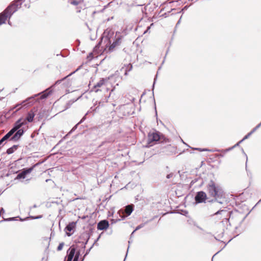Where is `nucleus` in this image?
I'll return each instance as SVG.
<instances>
[{
  "instance_id": "20",
  "label": "nucleus",
  "mask_w": 261,
  "mask_h": 261,
  "mask_svg": "<svg viewBox=\"0 0 261 261\" xmlns=\"http://www.w3.org/2000/svg\"><path fill=\"white\" fill-rule=\"evenodd\" d=\"M166 150L165 151L168 154H170V153H168V151L171 152L172 153H173L175 151V148L174 146L171 145H168L166 147Z\"/></svg>"
},
{
  "instance_id": "63",
  "label": "nucleus",
  "mask_w": 261,
  "mask_h": 261,
  "mask_svg": "<svg viewBox=\"0 0 261 261\" xmlns=\"http://www.w3.org/2000/svg\"><path fill=\"white\" fill-rule=\"evenodd\" d=\"M100 43H101V42H99L98 43V44H97V46L99 45H100Z\"/></svg>"
},
{
  "instance_id": "61",
  "label": "nucleus",
  "mask_w": 261,
  "mask_h": 261,
  "mask_svg": "<svg viewBox=\"0 0 261 261\" xmlns=\"http://www.w3.org/2000/svg\"><path fill=\"white\" fill-rule=\"evenodd\" d=\"M8 23H9V24H10V25H11V22H10V21H8Z\"/></svg>"
},
{
  "instance_id": "42",
  "label": "nucleus",
  "mask_w": 261,
  "mask_h": 261,
  "mask_svg": "<svg viewBox=\"0 0 261 261\" xmlns=\"http://www.w3.org/2000/svg\"><path fill=\"white\" fill-rule=\"evenodd\" d=\"M42 217V215H39V216H34V219H40V218H41Z\"/></svg>"
},
{
  "instance_id": "50",
  "label": "nucleus",
  "mask_w": 261,
  "mask_h": 261,
  "mask_svg": "<svg viewBox=\"0 0 261 261\" xmlns=\"http://www.w3.org/2000/svg\"><path fill=\"white\" fill-rule=\"evenodd\" d=\"M46 258H45V257H42L41 261H46Z\"/></svg>"
},
{
  "instance_id": "4",
  "label": "nucleus",
  "mask_w": 261,
  "mask_h": 261,
  "mask_svg": "<svg viewBox=\"0 0 261 261\" xmlns=\"http://www.w3.org/2000/svg\"><path fill=\"white\" fill-rule=\"evenodd\" d=\"M33 122V109H31L25 118H21L15 122L14 127L17 130L21 129L22 126L26 125L28 122Z\"/></svg>"
},
{
  "instance_id": "23",
  "label": "nucleus",
  "mask_w": 261,
  "mask_h": 261,
  "mask_svg": "<svg viewBox=\"0 0 261 261\" xmlns=\"http://www.w3.org/2000/svg\"><path fill=\"white\" fill-rule=\"evenodd\" d=\"M75 100H69L65 105V110L68 109L71 106L74 102Z\"/></svg>"
},
{
  "instance_id": "27",
  "label": "nucleus",
  "mask_w": 261,
  "mask_h": 261,
  "mask_svg": "<svg viewBox=\"0 0 261 261\" xmlns=\"http://www.w3.org/2000/svg\"><path fill=\"white\" fill-rule=\"evenodd\" d=\"M144 224H141L140 225H139L136 228V229L133 231V232L131 234V237L133 235L134 233L135 232V231H136V230H139V229L142 228L144 226Z\"/></svg>"
},
{
  "instance_id": "51",
  "label": "nucleus",
  "mask_w": 261,
  "mask_h": 261,
  "mask_svg": "<svg viewBox=\"0 0 261 261\" xmlns=\"http://www.w3.org/2000/svg\"><path fill=\"white\" fill-rule=\"evenodd\" d=\"M244 141V140H243V139H242L241 141H240L239 142H238V143H239V144H240V143H242L243 141Z\"/></svg>"
},
{
  "instance_id": "45",
  "label": "nucleus",
  "mask_w": 261,
  "mask_h": 261,
  "mask_svg": "<svg viewBox=\"0 0 261 261\" xmlns=\"http://www.w3.org/2000/svg\"><path fill=\"white\" fill-rule=\"evenodd\" d=\"M242 150H243V152H244V153L245 154L246 158L247 159V154L244 152L243 149ZM247 159L246 160V170H247Z\"/></svg>"
},
{
  "instance_id": "37",
  "label": "nucleus",
  "mask_w": 261,
  "mask_h": 261,
  "mask_svg": "<svg viewBox=\"0 0 261 261\" xmlns=\"http://www.w3.org/2000/svg\"><path fill=\"white\" fill-rule=\"evenodd\" d=\"M259 128V127H258V125H257L254 128H253L252 129V130L251 131V133L253 134L254 132H255L258 128Z\"/></svg>"
},
{
  "instance_id": "30",
  "label": "nucleus",
  "mask_w": 261,
  "mask_h": 261,
  "mask_svg": "<svg viewBox=\"0 0 261 261\" xmlns=\"http://www.w3.org/2000/svg\"><path fill=\"white\" fill-rule=\"evenodd\" d=\"M43 118V116L39 113L37 115V117L35 119L38 118V120L39 121L40 120L42 119Z\"/></svg>"
},
{
  "instance_id": "52",
  "label": "nucleus",
  "mask_w": 261,
  "mask_h": 261,
  "mask_svg": "<svg viewBox=\"0 0 261 261\" xmlns=\"http://www.w3.org/2000/svg\"><path fill=\"white\" fill-rule=\"evenodd\" d=\"M71 83H68V84L66 85L67 86H71Z\"/></svg>"
},
{
  "instance_id": "39",
  "label": "nucleus",
  "mask_w": 261,
  "mask_h": 261,
  "mask_svg": "<svg viewBox=\"0 0 261 261\" xmlns=\"http://www.w3.org/2000/svg\"><path fill=\"white\" fill-rule=\"evenodd\" d=\"M24 6L25 7V8H29L30 7H31V3H30L29 4H28L27 3H25L24 4Z\"/></svg>"
},
{
  "instance_id": "12",
  "label": "nucleus",
  "mask_w": 261,
  "mask_h": 261,
  "mask_svg": "<svg viewBox=\"0 0 261 261\" xmlns=\"http://www.w3.org/2000/svg\"><path fill=\"white\" fill-rule=\"evenodd\" d=\"M33 96H31L28 99H25V100H23L21 103H18L17 105H16L12 109H14L17 107L21 105L22 107H25L27 108L28 107H30L33 105L32 100Z\"/></svg>"
},
{
  "instance_id": "16",
  "label": "nucleus",
  "mask_w": 261,
  "mask_h": 261,
  "mask_svg": "<svg viewBox=\"0 0 261 261\" xmlns=\"http://www.w3.org/2000/svg\"><path fill=\"white\" fill-rule=\"evenodd\" d=\"M75 226V223L74 222L69 223L65 227V230L66 231V234L68 236H70L72 234V233H70L67 231L70 232L71 231Z\"/></svg>"
},
{
  "instance_id": "18",
  "label": "nucleus",
  "mask_w": 261,
  "mask_h": 261,
  "mask_svg": "<svg viewBox=\"0 0 261 261\" xmlns=\"http://www.w3.org/2000/svg\"><path fill=\"white\" fill-rule=\"evenodd\" d=\"M121 38L120 36H118L117 38H116L115 41L109 47V51H112L113 50L114 48L115 47V46L119 45L121 42Z\"/></svg>"
},
{
  "instance_id": "36",
  "label": "nucleus",
  "mask_w": 261,
  "mask_h": 261,
  "mask_svg": "<svg viewBox=\"0 0 261 261\" xmlns=\"http://www.w3.org/2000/svg\"><path fill=\"white\" fill-rule=\"evenodd\" d=\"M94 244L92 245V246L89 249H88L87 251H86V252L85 253V254L84 255V257L83 258H84L85 256L86 255H87L90 252V250L91 249V248H92Z\"/></svg>"
},
{
  "instance_id": "58",
  "label": "nucleus",
  "mask_w": 261,
  "mask_h": 261,
  "mask_svg": "<svg viewBox=\"0 0 261 261\" xmlns=\"http://www.w3.org/2000/svg\"><path fill=\"white\" fill-rule=\"evenodd\" d=\"M30 137H31V138H33V133H32V134H31Z\"/></svg>"
},
{
  "instance_id": "28",
  "label": "nucleus",
  "mask_w": 261,
  "mask_h": 261,
  "mask_svg": "<svg viewBox=\"0 0 261 261\" xmlns=\"http://www.w3.org/2000/svg\"><path fill=\"white\" fill-rule=\"evenodd\" d=\"M9 139V138L8 137V136L5 135L1 140H0V146L3 144V143L8 140Z\"/></svg>"
},
{
  "instance_id": "47",
  "label": "nucleus",
  "mask_w": 261,
  "mask_h": 261,
  "mask_svg": "<svg viewBox=\"0 0 261 261\" xmlns=\"http://www.w3.org/2000/svg\"><path fill=\"white\" fill-rule=\"evenodd\" d=\"M239 145H240V144L238 142L237 144H235L234 146H233L232 147H233V149L234 147H237V146H239Z\"/></svg>"
},
{
  "instance_id": "25",
  "label": "nucleus",
  "mask_w": 261,
  "mask_h": 261,
  "mask_svg": "<svg viewBox=\"0 0 261 261\" xmlns=\"http://www.w3.org/2000/svg\"><path fill=\"white\" fill-rule=\"evenodd\" d=\"M228 212L227 211H225V210H220V211H217L216 213H215V215H219V214H223L224 215L226 214V215H228Z\"/></svg>"
},
{
  "instance_id": "26",
  "label": "nucleus",
  "mask_w": 261,
  "mask_h": 261,
  "mask_svg": "<svg viewBox=\"0 0 261 261\" xmlns=\"http://www.w3.org/2000/svg\"><path fill=\"white\" fill-rule=\"evenodd\" d=\"M85 119V116H84V117H83V118L81 120V121H80L79 123H77V124H76V125H75V126H74V127L71 129V130L70 132H72L74 131V130L76 129L77 125H78L80 123H82V122H83Z\"/></svg>"
},
{
  "instance_id": "54",
  "label": "nucleus",
  "mask_w": 261,
  "mask_h": 261,
  "mask_svg": "<svg viewBox=\"0 0 261 261\" xmlns=\"http://www.w3.org/2000/svg\"><path fill=\"white\" fill-rule=\"evenodd\" d=\"M34 110H35V108H34V114H33L34 118L35 117V116H36V114L35 113V111H34Z\"/></svg>"
},
{
  "instance_id": "29",
  "label": "nucleus",
  "mask_w": 261,
  "mask_h": 261,
  "mask_svg": "<svg viewBox=\"0 0 261 261\" xmlns=\"http://www.w3.org/2000/svg\"><path fill=\"white\" fill-rule=\"evenodd\" d=\"M64 245V242L60 243L57 248V250L61 251L63 249Z\"/></svg>"
},
{
  "instance_id": "40",
  "label": "nucleus",
  "mask_w": 261,
  "mask_h": 261,
  "mask_svg": "<svg viewBox=\"0 0 261 261\" xmlns=\"http://www.w3.org/2000/svg\"><path fill=\"white\" fill-rule=\"evenodd\" d=\"M5 213V210L4 209V208L2 207L0 210V216L1 215H3Z\"/></svg>"
},
{
  "instance_id": "49",
  "label": "nucleus",
  "mask_w": 261,
  "mask_h": 261,
  "mask_svg": "<svg viewBox=\"0 0 261 261\" xmlns=\"http://www.w3.org/2000/svg\"><path fill=\"white\" fill-rule=\"evenodd\" d=\"M180 19H181V18L179 19V20L178 21L177 24H176V26L179 24L180 23Z\"/></svg>"
},
{
  "instance_id": "3",
  "label": "nucleus",
  "mask_w": 261,
  "mask_h": 261,
  "mask_svg": "<svg viewBox=\"0 0 261 261\" xmlns=\"http://www.w3.org/2000/svg\"><path fill=\"white\" fill-rule=\"evenodd\" d=\"M160 140L162 142L169 143V139L165 138L159 132L155 130L148 133L147 142L150 146L152 145V143L153 142H156Z\"/></svg>"
},
{
  "instance_id": "56",
  "label": "nucleus",
  "mask_w": 261,
  "mask_h": 261,
  "mask_svg": "<svg viewBox=\"0 0 261 261\" xmlns=\"http://www.w3.org/2000/svg\"><path fill=\"white\" fill-rule=\"evenodd\" d=\"M257 125L259 127L261 126V122Z\"/></svg>"
},
{
  "instance_id": "7",
  "label": "nucleus",
  "mask_w": 261,
  "mask_h": 261,
  "mask_svg": "<svg viewBox=\"0 0 261 261\" xmlns=\"http://www.w3.org/2000/svg\"><path fill=\"white\" fill-rule=\"evenodd\" d=\"M33 171V166L29 168H24L19 170L17 172V175L15 178L16 179H24L29 177L31 173Z\"/></svg>"
},
{
  "instance_id": "64",
  "label": "nucleus",
  "mask_w": 261,
  "mask_h": 261,
  "mask_svg": "<svg viewBox=\"0 0 261 261\" xmlns=\"http://www.w3.org/2000/svg\"><path fill=\"white\" fill-rule=\"evenodd\" d=\"M84 260V258H83L80 261H83Z\"/></svg>"
},
{
  "instance_id": "22",
  "label": "nucleus",
  "mask_w": 261,
  "mask_h": 261,
  "mask_svg": "<svg viewBox=\"0 0 261 261\" xmlns=\"http://www.w3.org/2000/svg\"><path fill=\"white\" fill-rule=\"evenodd\" d=\"M198 180H200V183L199 184V185H200L202 183V179L200 178H195V179H193L191 182H190V185L191 186H193L197 181H198Z\"/></svg>"
},
{
  "instance_id": "41",
  "label": "nucleus",
  "mask_w": 261,
  "mask_h": 261,
  "mask_svg": "<svg viewBox=\"0 0 261 261\" xmlns=\"http://www.w3.org/2000/svg\"><path fill=\"white\" fill-rule=\"evenodd\" d=\"M74 255H75V256H77L78 257H80V251H76V252H75V251Z\"/></svg>"
},
{
  "instance_id": "10",
  "label": "nucleus",
  "mask_w": 261,
  "mask_h": 261,
  "mask_svg": "<svg viewBox=\"0 0 261 261\" xmlns=\"http://www.w3.org/2000/svg\"><path fill=\"white\" fill-rule=\"evenodd\" d=\"M75 250L76 249L73 245L71 246L67 251V256L65 257L64 261H72Z\"/></svg>"
},
{
  "instance_id": "8",
  "label": "nucleus",
  "mask_w": 261,
  "mask_h": 261,
  "mask_svg": "<svg viewBox=\"0 0 261 261\" xmlns=\"http://www.w3.org/2000/svg\"><path fill=\"white\" fill-rule=\"evenodd\" d=\"M206 198V195L203 191L198 192L195 197V200L197 203L205 202Z\"/></svg>"
},
{
  "instance_id": "43",
  "label": "nucleus",
  "mask_w": 261,
  "mask_h": 261,
  "mask_svg": "<svg viewBox=\"0 0 261 261\" xmlns=\"http://www.w3.org/2000/svg\"><path fill=\"white\" fill-rule=\"evenodd\" d=\"M11 130L12 131V132L13 133V134L15 133V132H16V131L17 130V129L14 127V126L12 127V128L11 129Z\"/></svg>"
},
{
  "instance_id": "60",
  "label": "nucleus",
  "mask_w": 261,
  "mask_h": 261,
  "mask_svg": "<svg viewBox=\"0 0 261 261\" xmlns=\"http://www.w3.org/2000/svg\"><path fill=\"white\" fill-rule=\"evenodd\" d=\"M107 42H108V43H106V45H108V43H111V41H110V42H109L108 41H107Z\"/></svg>"
},
{
  "instance_id": "31",
  "label": "nucleus",
  "mask_w": 261,
  "mask_h": 261,
  "mask_svg": "<svg viewBox=\"0 0 261 261\" xmlns=\"http://www.w3.org/2000/svg\"><path fill=\"white\" fill-rule=\"evenodd\" d=\"M252 134V133H251V132H249L248 134H247L243 139V140H246L247 139H248L251 135Z\"/></svg>"
},
{
  "instance_id": "46",
  "label": "nucleus",
  "mask_w": 261,
  "mask_h": 261,
  "mask_svg": "<svg viewBox=\"0 0 261 261\" xmlns=\"http://www.w3.org/2000/svg\"><path fill=\"white\" fill-rule=\"evenodd\" d=\"M29 218H33V217H32V216H30V217H29ZM28 218H29V217H27V218H24V219H21V221H24V220H27V219H28Z\"/></svg>"
},
{
  "instance_id": "1",
  "label": "nucleus",
  "mask_w": 261,
  "mask_h": 261,
  "mask_svg": "<svg viewBox=\"0 0 261 261\" xmlns=\"http://www.w3.org/2000/svg\"><path fill=\"white\" fill-rule=\"evenodd\" d=\"M25 0H15L3 12L0 13V25L5 23L6 19L10 18L12 15L18 10Z\"/></svg>"
},
{
  "instance_id": "17",
  "label": "nucleus",
  "mask_w": 261,
  "mask_h": 261,
  "mask_svg": "<svg viewBox=\"0 0 261 261\" xmlns=\"http://www.w3.org/2000/svg\"><path fill=\"white\" fill-rule=\"evenodd\" d=\"M233 149V147H229L227 149H217V150H216L215 151H219L220 152V153H219V154H216V156L218 157V158H223L225 153L226 152H227L228 151L232 150Z\"/></svg>"
},
{
  "instance_id": "44",
  "label": "nucleus",
  "mask_w": 261,
  "mask_h": 261,
  "mask_svg": "<svg viewBox=\"0 0 261 261\" xmlns=\"http://www.w3.org/2000/svg\"><path fill=\"white\" fill-rule=\"evenodd\" d=\"M89 239V237H87V238H86V242L84 243V248H85V245L87 243V242H88V241Z\"/></svg>"
},
{
  "instance_id": "15",
  "label": "nucleus",
  "mask_w": 261,
  "mask_h": 261,
  "mask_svg": "<svg viewBox=\"0 0 261 261\" xmlns=\"http://www.w3.org/2000/svg\"><path fill=\"white\" fill-rule=\"evenodd\" d=\"M115 87L111 90V92L110 93L109 95L108 96H107L106 97V101H100L98 102V106H97V107H92L91 108L90 110H92L93 111H96V110L98 108H99V107L100 106H102L103 105V103L105 102H107V100H108V98L111 95V94L112 93V92L114 91V89H115Z\"/></svg>"
},
{
  "instance_id": "21",
  "label": "nucleus",
  "mask_w": 261,
  "mask_h": 261,
  "mask_svg": "<svg viewBox=\"0 0 261 261\" xmlns=\"http://www.w3.org/2000/svg\"><path fill=\"white\" fill-rule=\"evenodd\" d=\"M17 148H18V145H14L11 147L8 148L6 152L8 154H12L15 151V150H16L17 149Z\"/></svg>"
},
{
  "instance_id": "62",
  "label": "nucleus",
  "mask_w": 261,
  "mask_h": 261,
  "mask_svg": "<svg viewBox=\"0 0 261 261\" xmlns=\"http://www.w3.org/2000/svg\"><path fill=\"white\" fill-rule=\"evenodd\" d=\"M99 238H100V236H99V237L97 238L96 241H97L99 239Z\"/></svg>"
},
{
  "instance_id": "38",
  "label": "nucleus",
  "mask_w": 261,
  "mask_h": 261,
  "mask_svg": "<svg viewBox=\"0 0 261 261\" xmlns=\"http://www.w3.org/2000/svg\"><path fill=\"white\" fill-rule=\"evenodd\" d=\"M79 257H78L77 256H75L74 255V256H73V261H79Z\"/></svg>"
},
{
  "instance_id": "2",
  "label": "nucleus",
  "mask_w": 261,
  "mask_h": 261,
  "mask_svg": "<svg viewBox=\"0 0 261 261\" xmlns=\"http://www.w3.org/2000/svg\"><path fill=\"white\" fill-rule=\"evenodd\" d=\"M207 190L210 195L214 197L216 200L219 203L222 204L221 199L224 198V194L222 188L214 181L210 180L207 185Z\"/></svg>"
},
{
  "instance_id": "14",
  "label": "nucleus",
  "mask_w": 261,
  "mask_h": 261,
  "mask_svg": "<svg viewBox=\"0 0 261 261\" xmlns=\"http://www.w3.org/2000/svg\"><path fill=\"white\" fill-rule=\"evenodd\" d=\"M24 127L22 128L17 130L16 133L10 138V141H17L24 133Z\"/></svg>"
},
{
  "instance_id": "6",
  "label": "nucleus",
  "mask_w": 261,
  "mask_h": 261,
  "mask_svg": "<svg viewBox=\"0 0 261 261\" xmlns=\"http://www.w3.org/2000/svg\"><path fill=\"white\" fill-rule=\"evenodd\" d=\"M115 75H112L108 77L102 78L93 87L92 90L95 92L100 91L99 88L103 85H107L109 80H112L114 78Z\"/></svg>"
},
{
  "instance_id": "13",
  "label": "nucleus",
  "mask_w": 261,
  "mask_h": 261,
  "mask_svg": "<svg viewBox=\"0 0 261 261\" xmlns=\"http://www.w3.org/2000/svg\"><path fill=\"white\" fill-rule=\"evenodd\" d=\"M109 226L108 221L103 220L99 221L97 224V229L98 230H102L107 229Z\"/></svg>"
},
{
  "instance_id": "33",
  "label": "nucleus",
  "mask_w": 261,
  "mask_h": 261,
  "mask_svg": "<svg viewBox=\"0 0 261 261\" xmlns=\"http://www.w3.org/2000/svg\"><path fill=\"white\" fill-rule=\"evenodd\" d=\"M194 149L195 150H200L201 151H210V150L207 149H201V148H194Z\"/></svg>"
},
{
  "instance_id": "19",
  "label": "nucleus",
  "mask_w": 261,
  "mask_h": 261,
  "mask_svg": "<svg viewBox=\"0 0 261 261\" xmlns=\"http://www.w3.org/2000/svg\"><path fill=\"white\" fill-rule=\"evenodd\" d=\"M110 31L106 30L102 34L101 37V42L103 40L104 41L110 42Z\"/></svg>"
},
{
  "instance_id": "53",
  "label": "nucleus",
  "mask_w": 261,
  "mask_h": 261,
  "mask_svg": "<svg viewBox=\"0 0 261 261\" xmlns=\"http://www.w3.org/2000/svg\"><path fill=\"white\" fill-rule=\"evenodd\" d=\"M39 164V163L36 164L35 165H34L33 167L35 168L36 166H38Z\"/></svg>"
},
{
  "instance_id": "24",
  "label": "nucleus",
  "mask_w": 261,
  "mask_h": 261,
  "mask_svg": "<svg viewBox=\"0 0 261 261\" xmlns=\"http://www.w3.org/2000/svg\"><path fill=\"white\" fill-rule=\"evenodd\" d=\"M79 69H77L75 71L71 72L70 74H69V75H68L67 76H66V77L63 78L62 80H58L55 83V85L56 84H60L61 81H64L65 80H66L68 76H70L71 74H72L73 73H74V72H75Z\"/></svg>"
},
{
  "instance_id": "57",
  "label": "nucleus",
  "mask_w": 261,
  "mask_h": 261,
  "mask_svg": "<svg viewBox=\"0 0 261 261\" xmlns=\"http://www.w3.org/2000/svg\"><path fill=\"white\" fill-rule=\"evenodd\" d=\"M49 180H50V179H46L45 181L46 182H48Z\"/></svg>"
},
{
  "instance_id": "32",
  "label": "nucleus",
  "mask_w": 261,
  "mask_h": 261,
  "mask_svg": "<svg viewBox=\"0 0 261 261\" xmlns=\"http://www.w3.org/2000/svg\"><path fill=\"white\" fill-rule=\"evenodd\" d=\"M13 133L12 132V131L10 130L8 133H7L6 135L8 136V137L9 138H10V137H11L13 135Z\"/></svg>"
},
{
  "instance_id": "59",
  "label": "nucleus",
  "mask_w": 261,
  "mask_h": 261,
  "mask_svg": "<svg viewBox=\"0 0 261 261\" xmlns=\"http://www.w3.org/2000/svg\"><path fill=\"white\" fill-rule=\"evenodd\" d=\"M107 42H108V43H106V45H108V43H111V41H110V42H109L108 41H107Z\"/></svg>"
},
{
  "instance_id": "5",
  "label": "nucleus",
  "mask_w": 261,
  "mask_h": 261,
  "mask_svg": "<svg viewBox=\"0 0 261 261\" xmlns=\"http://www.w3.org/2000/svg\"><path fill=\"white\" fill-rule=\"evenodd\" d=\"M54 86L46 89L45 90L40 93L34 94V103L38 101L39 103H42L44 100L46 99L48 95L52 93V88Z\"/></svg>"
},
{
  "instance_id": "55",
  "label": "nucleus",
  "mask_w": 261,
  "mask_h": 261,
  "mask_svg": "<svg viewBox=\"0 0 261 261\" xmlns=\"http://www.w3.org/2000/svg\"><path fill=\"white\" fill-rule=\"evenodd\" d=\"M14 220V218H11L8 219V221Z\"/></svg>"
},
{
  "instance_id": "48",
  "label": "nucleus",
  "mask_w": 261,
  "mask_h": 261,
  "mask_svg": "<svg viewBox=\"0 0 261 261\" xmlns=\"http://www.w3.org/2000/svg\"><path fill=\"white\" fill-rule=\"evenodd\" d=\"M153 25V23H151V25H150V27H148L147 28V29L146 31H145L144 33H146V32H147V31H148V30L150 29V27H151V25Z\"/></svg>"
},
{
  "instance_id": "35",
  "label": "nucleus",
  "mask_w": 261,
  "mask_h": 261,
  "mask_svg": "<svg viewBox=\"0 0 261 261\" xmlns=\"http://www.w3.org/2000/svg\"><path fill=\"white\" fill-rule=\"evenodd\" d=\"M173 176V173H170L167 175L166 178L168 179H169L170 178H172Z\"/></svg>"
},
{
  "instance_id": "9",
  "label": "nucleus",
  "mask_w": 261,
  "mask_h": 261,
  "mask_svg": "<svg viewBox=\"0 0 261 261\" xmlns=\"http://www.w3.org/2000/svg\"><path fill=\"white\" fill-rule=\"evenodd\" d=\"M75 250L76 249L73 245L71 246L67 251V256L65 257L64 261H72Z\"/></svg>"
},
{
  "instance_id": "34",
  "label": "nucleus",
  "mask_w": 261,
  "mask_h": 261,
  "mask_svg": "<svg viewBox=\"0 0 261 261\" xmlns=\"http://www.w3.org/2000/svg\"><path fill=\"white\" fill-rule=\"evenodd\" d=\"M79 2L77 1H72L70 2V4L75 6H76L79 4Z\"/></svg>"
},
{
  "instance_id": "11",
  "label": "nucleus",
  "mask_w": 261,
  "mask_h": 261,
  "mask_svg": "<svg viewBox=\"0 0 261 261\" xmlns=\"http://www.w3.org/2000/svg\"><path fill=\"white\" fill-rule=\"evenodd\" d=\"M133 211V207L132 205H127L124 210H120L119 211V213L120 215L121 213L123 215L124 213L126 214V216H122L121 217L122 219H123L125 218V217L129 216Z\"/></svg>"
}]
</instances>
